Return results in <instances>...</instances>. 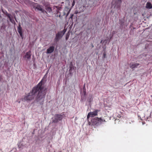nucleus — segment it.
<instances>
[{
	"instance_id": "nucleus-13",
	"label": "nucleus",
	"mask_w": 152,
	"mask_h": 152,
	"mask_svg": "<svg viewBox=\"0 0 152 152\" xmlns=\"http://www.w3.org/2000/svg\"><path fill=\"white\" fill-rule=\"evenodd\" d=\"M96 2H97V1H94V2H93V3H91V4H91V6H87V7H86V10L87 9H88V8H89V7H91L92 6H93V7H95L96 6L97 4L96 3Z\"/></svg>"
},
{
	"instance_id": "nucleus-20",
	"label": "nucleus",
	"mask_w": 152,
	"mask_h": 152,
	"mask_svg": "<svg viewBox=\"0 0 152 152\" xmlns=\"http://www.w3.org/2000/svg\"><path fill=\"white\" fill-rule=\"evenodd\" d=\"M69 36L68 35H67L66 38V39L67 40L69 38Z\"/></svg>"
},
{
	"instance_id": "nucleus-23",
	"label": "nucleus",
	"mask_w": 152,
	"mask_h": 152,
	"mask_svg": "<svg viewBox=\"0 0 152 152\" xmlns=\"http://www.w3.org/2000/svg\"><path fill=\"white\" fill-rule=\"evenodd\" d=\"M117 116L118 118H120L121 117V116L120 115H118Z\"/></svg>"
},
{
	"instance_id": "nucleus-10",
	"label": "nucleus",
	"mask_w": 152,
	"mask_h": 152,
	"mask_svg": "<svg viewBox=\"0 0 152 152\" xmlns=\"http://www.w3.org/2000/svg\"><path fill=\"white\" fill-rule=\"evenodd\" d=\"M54 47L53 46H50L47 49V53H53L54 50Z\"/></svg>"
},
{
	"instance_id": "nucleus-14",
	"label": "nucleus",
	"mask_w": 152,
	"mask_h": 152,
	"mask_svg": "<svg viewBox=\"0 0 152 152\" xmlns=\"http://www.w3.org/2000/svg\"><path fill=\"white\" fill-rule=\"evenodd\" d=\"M18 31L19 33L20 36L22 37V29L20 26H19L18 27Z\"/></svg>"
},
{
	"instance_id": "nucleus-7",
	"label": "nucleus",
	"mask_w": 152,
	"mask_h": 152,
	"mask_svg": "<svg viewBox=\"0 0 152 152\" xmlns=\"http://www.w3.org/2000/svg\"><path fill=\"white\" fill-rule=\"evenodd\" d=\"M65 31L64 30L61 31L56 34V37L55 39V41H58L61 39L65 34Z\"/></svg>"
},
{
	"instance_id": "nucleus-5",
	"label": "nucleus",
	"mask_w": 152,
	"mask_h": 152,
	"mask_svg": "<svg viewBox=\"0 0 152 152\" xmlns=\"http://www.w3.org/2000/svg\"><path fill=\"white\" fill-rule=\"evenodd\" d=\"M63 115L59 114H56L54 116V118L53 120V122L57 123L59 121L61 120L63 118Z\"/></svg>"
},
{
	"instance_id": "nucleus-25",
	"label": "nucleus",
	"mask_w": 152,
	"mask_h": 152,
	"mask_svg": "<svg viewBox=\"0 0 152 152\" xmlns=\"http://www.w3.org/2000/svg\"><path fill=\"white\" fill-rule=\"evenodd\" d=\"M18 147H19V148H20V147H19V145H18Z\"/></svg>"
},
{
	"instance_id": "nucleus-3",
	"label": "nucleus",
	"mask_w": 152,
	"mask_h": 152,
	"mask_svg": "<svg viewBox=\"0 0 152 152\" xmlns=\"http://www.w3.org/2000/svg\"><path fill=\"white\" fill-rule=\"evenodd\" d=\"M92 123L93 125H98L101 124L102 122H105V120L101 118L96 117L94 119L91 120Z\"/></svg>"
},
{
	"instance_id": "nucleus-8",
	"label": "nucleus",
	"mask_w": 152,
	"mask_h": 152,
	"mask_svg": "<svg viewBox=\"0 0 152 152\" xmlns=\"http://www.w3.org/2000/svg\"><path fill=\"white\" fill-rule=\"evenodd\" d=\"M139 65V64L137 63H131L129 65L130 67L133 69L137 67Z\"/></svg>"
},
{
	"instance_id": "nucleus-18",
	"label": "nucleus",
	"mask_w": 152,
	"mask_h": 152,
	"mask_svg": "<svg viewBox=\"0 0 152 152\" xmlns=\"http://www.w3.org/2000/svg\"><path fill=\"white\" fill-rule=\"evenodd\" d=\"M92 100H93V99L92 98V96H91V97L90 99L89 100H88V101L89 102H91Z\"/></svg>"
},
{
	"instance_id": "nucleus-12",
	"label": "nucleus",
	"mask_w": 152,
	"mask_h": 152,
	"mask_svg": "<svg viewBox=\"0 0 152 152\" xmlns=\"http://www.w3.org/2000/svg\"><path fill=\"white\" fill-rule=\"evenodd\" d=\"M31 55V52L30 51L26 53L25 56V58L28 59L30 58Z\"/></svg>"
},
{
	"instance_id": "nucleus-16",
	"label": "nucleus",
	"mask_w": 152,
	"mask_h": 152,
	"mask_svg": "<svg viewBox=\"0 0 152 152\" xmlns=\"http://www.w3.org/2000/svg\"><path fill=\"white\" fill-rule=\"evenodd\" d=\"M93 28H94V26L92 25L91 23L90 24V26L88 25V30H90L92 29Z\"/></svg>"
},
{
	"instance_id": "nucleus-4",
	"label": "nucleus",
	"mask_w": 152,
	"mask_h": 152,
	"mask_svg": "<svg viewBox=\"0 0 152 152\" xmlns=\"http://www.w3.org/2000/svg\"><path fill=\"white\" fill-rule=\"evenodd\" d=\"M122 0H113L112 3V5H114V7L116 8H119L120 7Z\"/></svg>"
},
{
	"instance_id": "nucleus-11",
	"label": "nucleus",
	"mask_w": 152,
	"mask_h": 152,
	"mask_svg": "<svg viewBox=\"0 0 152 152\" xmlns=\"http://www.w3.org/2000/svg\"><path fill=\"white\" fill-rule=\"evenodd\" d=\"M146 8L147 9H150L152 8V4L149 2H148L146 4Z\"/></svg>"
},
{
	"instance_id": "nucleus-1",
	"label": "nucleus",
	"mask_w": 152,
	"mask_h": 152,
	"mask_svg": "<svg viewBox=\"0 0 152 152\" xmlns=\"http://www.w3.org/2000/svg\"><path fill=\"white\" fill-rule=\"evenodd\" d=\"M41 84L40 82L37 86V88H38L39 89L37 90V92H38V94L36 98L35 101L39 104H42L44 101L46 89L44 88Z\"/></svg>"
},
{
	"instance_id": "nucleus-26",
	"label": "nucleus",
	"mask_w": 152,
	"mask_h": 152,
	"mask_svg": "<svg viewBox=\"0 0 152 152\" xmlns=\"http://www.w3.org/2000/svg\"><path fill=\"white\" fill-rule=\"evenodd\" d=\"M92 8H93V7H92V8H91V9H92Z\"/></svg>"
},
{
	"instance_id": "nucleus-6",
	"label": "nucleus",
	"mask_w": 152,
	"mask_h": 152,
	"mask_svg": "<svg viewBox=\"0 0 152 152\" xmlns=\"http://www.w3.org/2000/svg\"><path fill=\"white\" fill-rule=\"evenodd\" d=\"M99 111V110H95L94 112H90V113H89L87 116V118L88 119H88L89 117H93L96 116L97 115V113Z\"/></svg>"
},
{
	"instance_id": "nucleus-2",
	"label": "nucleus",
	"mask_w": 152,
	"mask_h": 152,
	"mask_svg": "<svg viewBox=\"0 0 152 152\" xmlns=\"http://www.w3.org/2000/svg\"><path fill=\"white\" fill-rule=\"evenodd\" d=\"M39 88L37 87L33 88L32 91L28 93L27 96H26L24 99L26 100H31L33 99L35 96V94L37 92V90Z\"/></svg>"
},
{
	"instance_id": "nucleus-17",
	"label": "nucleus",
	"mask_w": 152,
	"mask_h": 152,
	"mask_svg": "<svg viewBox=\"0 0 152 152\" xmlns=\"http://www.w3.org/2000/svg\"><path fill=\"white\" fill-rule=\"evenodd\" d=\"M7 16L9 18L11 22H12V16L10 14H8L7 15Z\"/></svg>"
},
{
	"instance_id": "nucleus-21",
	"label": "nucleus",
	"mask_w": 152,
	"mask_h": 152,
	"mask_svg": "<svg viewBox=\"0 0 152 152\" xmlns=\"http://www.w3.org/2000/svg\"><path fill=\"white\" fill-rule=\"evenodd\" d=\"M106 56V54L105 53H104L103 54V57L104 58H105Z\"/></svg>"
},
{
	"instance_id": "nucleus-22",
	"label": "nucleus",
	"mask_w": 152,
	"mask_h": 152,
	"mask_svg": "<svg viewBox=\"0 0 152 152\" xmlns=\"http://www.w3.org/2000/svg\"><path fill=\"white\" fill-rule=\"evenodd\" d=\"M84 96H83V97L82 96V98H83L84 96L85 95V92L84 91Z\"/></svg>"
},
{
	"instance_id": "nucleus-19",
	"label": "nucleus",
	"mask_w": 152,
	"mask_h": 152,
	"mask_svg": "<svg viewBox=\"0 0 152 152\" xmlns=\"http://www.w3.org/2000/svg\"><path fill=\"white\" fill-rule=\"evenodd\" d=\"M75 4V1L74 0L72 2V7H73L74 5Z\"/></svg>"
},
{
	"instance_id": "nucleus-24",
	"label": "nucleus",
	"mask_w": 152,
	"mask_h": 152,
	"mask_svg": "<svg viewBox=\"0 0 152 152\" xmlns=\"http://www.w3.org/2000/svg\"><path fill=\"white\" fill-rule=\"evenodd\" d=\"M88 124L89 125H90L91 124V122H89Z\"/></svg>"
},
{
	"instance_id": "nucleus-15",
	"label": "nucleus",
	"mask_w": 152,
	"mask_h": 152,
	"mask_svg": "<svg viewBox=\"0 0 152 152\" xmlns=\"http://www.w3.org/2000/svg\"><path fill=\"white\" fill-rule=\"evenodd\" d=\"M46 9L47 11L49 13H50L52 11L51 8L49 7L46 8Z\"/></svg>"
},
{
	"instance_id": "nucleus-9",
	"label": "nucleus",
	"mask_w": 152,
	"mask_h": 152,
	"mask_svg": "<svg viewBox=\"0 0 152 152\" xmlns=\"http://www.w3.org/2000/svg\"><path fill=\"white\" fill-rule=\"evenodd\" d=\"M35 9H37L38 10L41 11L43 13L46 12L42 9V6L40 5H37Z\"/></svg>"
}]
</instances>
